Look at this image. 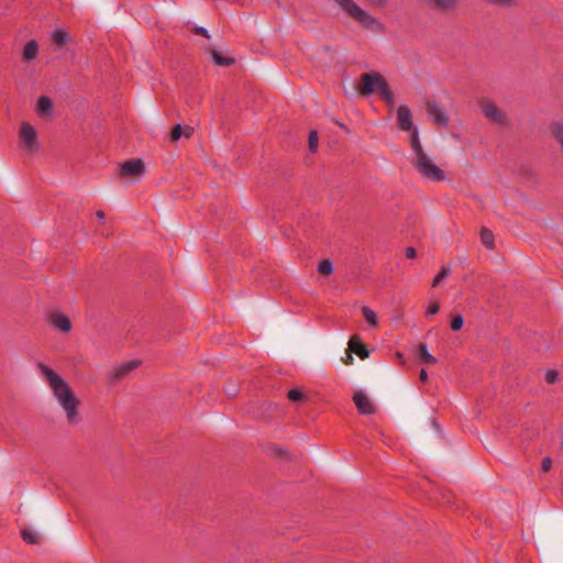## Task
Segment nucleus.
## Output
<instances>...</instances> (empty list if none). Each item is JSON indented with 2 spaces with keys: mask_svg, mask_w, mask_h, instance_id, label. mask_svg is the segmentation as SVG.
<instances>
[{
  "mask_svg": "<svg viewBox=\"0 0 563 563\" xmlns=\"http://www.w3.org/2000/svg\"><path fill=\"white\" fill-rule=\"evenodd\" d=\"M558 378V372L555 371H548L545 374V379L549 384H554Z\"/></svg>",
  "mask_w": 563,
  "mask_h": 563,
  "instance_id": "nucleus-30",
  "label": "nucleus"
},
{
  "mask_svg": "<svg viewBox=\"0 0 563 563\" xmlns=\"http://www.w3.org/2000/svg\"><path fill=\"white\" fill-rule=\"evenodd\" d=\"M481 241L482 243L489 250H493L494 246H495V238H494V234L493 232L487 229V228H483L481 230Z\"/></svg>",
  "mask_w": 563,
  "mask_h": 563,
  "instance_id": "nucleus-18",
  "label": "nucleus"
},
{
  "mask_svg": "<svg viewBox=\"0 0 563 563\" xmlns=\"http://www.w3.org/2000/svg\"><path fill=\"white\" fill-rule=\"evenodd\" d=\"M38 52V45L35 41H30L25 44L23 49V58L25 60H32L36 57Z\"/></svg>",
  "mask_w": 563,
  "mask_h": 563,
  "instance_id": "nucleus-17",
  "label": "nucleus"
},
{
  "mask_svg": "<svg viewBox=\"0 0 563 563\" xmlns=\"http://www.w3.org/2000/svg\"><path fill=\"white\" fill-rule=\"evenodd\" d=\"M449 273H450V268L442 267L440 269V272L438 273V275L433 278L432 286L433 287L438 286L445 277H448Z\"/></svg>",
  "mask_w": 563,
  "mask_h": 563,
  "instance_id": "nucleus-26",
  "label": "nucleus"
},
{
  "mask_svg": "<svg viewBox=\"0 0 563 563\" xmlns=\"http://www.w3.org/2000/svg\"><path fill=\"white\" fill-rule=\"evenodd\" d=\"M419 378H420V380H422V382H427V380H428V373H427V371H426V369H421V371H420Z\"/></svg>",
  "mask_w": 563,
  "mask_h": 563,
  "instance_id": "nucleus-36",
  "label": "nucleus"
},
{
  "mask_svg": "<svg viewBox=\"0 0 563 563\" xmlns=\"http://www.w3.org/2000/svg\"><path fill=\"white\" fill-rule=\"evenodd\" d=\"M362 312H363V316L364 318L366 319V321L372 325V327H376L377 325V317H376V313L374 310H372L371 308L368 307H363L362 309Z\"/></svg>",
  "mask_w": 563,
  "mask_h": 563,
  "instance_id": "nucleus-22",
  "label": "nucleus"
},
{
  "mask_svg": "<svg viewBox=\"0 0 563 563\" xmlns=\"http://www.w3.org/2000/svg\"><path fill=\"white\" fill-rule=\"evenodd\" d=\"M53 109V101L46 97L41 96L37 100L36 111L40 115L49 114Z\"/></svg>",
  "mask_w": 563,
  "mask_h": 563,
  "instance_id": "nucleus-14",
  "label": "nucleus"
},
{
  "mask_svg": "<svg viewBox=\"0 0 563 563\" xmlns=\"http://www.w3.org/2000/svg\"><path fill=\"white\" fill-rule=\"evenodd\" d=\"M369 4L383 8L388 3V0H366Z\"/></svg>",
  "mask_w": 563,
  "mask_h": 563,
  "instance_id": "nucleus-32",
  "label": "nucleus"
},
{
  "mask_svg": "<svg viewBox=\"0 0 563 563\" xmlns=\"http://www.w3.org/2000/svg\"><path fill=\"white\" fill-rule=\"evenodd\" d=\"M184 129L180 124L175 125L170 131V140L176 142L183 135Z\"/></svg>",
  "mask_w": 563,
  "mask_h": 563,
  "instance_id": "nucleus-28",
  "label": "nucleus"
},
{
  "mask_svg": "<svg viewBox=\"0 0 563 563\" xmlns=\"http://www.w3.org/2000/svg\"><path fill=\"white\" fill-rule=\"evenodd\" d=\"M318 273H320L321 275H324V276H330L333 271H334V267H333V263L330 261V260H322L319 264H318Z\"/></svg>",
  "mask_w": 563,
  "mask_h": 563,
  "instance_id": "nucleus-19",
  "label": "nucleus"
},
{
  "mask_svg": "<svg viewBox=\"0 0 563 563\" xmlns=\"http://www.w3.org/2000/svg\"><path fill=\"white\" fill-rule=\"evenodd\" d=\"M52 37L54 42L58 45H65L69 41L68 33L60 30L54 31Z\"/></svg>",
  "mask_w": 563,
  "mask_h": 563,
  "instance_id": "nucleus-21",
  "label": "nucleus"
},
{
  "mask_svg": "<svg viewBox=\"0 0 563 563\" xmlns=\"http://www.w3.org/2000/svg\"><path fill=\"white\" fill-rule=\"evenodd\" d=\"M397 122L399 129L402 131H410L412 133L413 130H417L413 128L412 113L405 104H400L397 109Z\"/></svg>",
  "mask_w": 563,
  "mask_h": 563,
  "instance_id": "nucleus-8",
  "label": "nucleus"
},
{
  "mask_svg": "<svg viewBox=\"0 0 563 563\" xmlns=\"http://www.w3.org/2000/svg\"><path fill=\"white\" fill-rule=\"evenodd\" d=\"M439 309H440V305H439V302H438L437 300L431 301V302L429 303V307H428V309H427L426 314H427V316H433V314L438 313Z\"/></svg>",
  "mask_w": 563,
  "mask_h": 563,
  "instance_id": "nucleus-29",
  "label": "nucleus"
},
{
  "mask_svg": "<svg viewBox=\"0 0 563 563\" xmlns=\"http://www.w3.org/2000/svg\"><path fill=\"white\" fill-rule=\"evenodd\" d=\"M21 536H22L23 540L30 544H36L40 542V537L31 530H27V529L22 530Z\"/></svg>",
  "mask_w": 563,
  "mask_h": 563,
  "instance_id": "nucleus-24",
  "label": "nucleus"
},
{
  "mask_svg": "<svg viewBox=\"0 0 563 563\" xmlns=\"http://www.w3.org/2000/svg\"><path fill=\"white\" fill-rule=\"evenodd\" d=\"M353 401L361 415H371L374 412V406L371 399L362 391L355 393Z\"/></svg>",
  "mask_w": 563,
  "mask_h": 563,
  "instance_id": "nucleus-10",
  "label": "nucleus"
},
{
  "mask_svg": "<svg viewBox=\"0 0 563 563\" xmlns=\"http://www.w3.org/2000/svg\"><path fill=\"white\" fill-rule=\"evenodd\" d=\"M552 466V460L550 457H544L541 464L542 471L548 472Z\"/></svg>",
  "mask_w": 563,
  "mask_h": 563,
  "instance_id": "nucleus-31",
  "label": "nucleus"
},
{
  "mask_svg": "<svg viewBox=\"0 0 563 563\" xmlns=\"http://www.w3.org/2000/svg\"><path fill=\"white\" fill-rule=\"evenodd\" d=\"M349 350L355 353L361 360L368 357L369 352L357 335H353L349 341Z\"/></svg>",
  "mask_w": 563,
  "mask_h": 563,
  "instance_id": "nucleus-11",
  "label": "nucleus"
},
{
  "mask_svg": "<svg viewBox=\"0 0 563 563\" xmlns=\"http://www.w3.org/2000/svg\"><path fill=\"white\" fill-rule=\"evenodd\" d=\"M490 1L494 2V3H508L511 0H490Z\"/></svg>",
  "mask_w": 563,
  "mask_h": 563,
  "instance_id": "nucleus-38",
  "label": "nucleus"
},
{
  "mask_svg": "<svg viewBox=\"0 0 563 563\" xmlns=\"http://www.w3.org/2000/svg\"><path fill=\"white\" fill-rule=\"evenodd\" d=\"M427 113L429 119L438 126L445 128L449 124V119L445 112L438 106L435 101L427 102Z\"/></svg>",
  "mask_w": 563,
  "mask_h": 563,
  "instance_id": "nucleus-7",
  "label": "nucleus"
},
{
  "mask_svg": "<svg viewBox=\"0 0 563 563\" xmlns=\"http://www.w3.org/2000/svg\"><path fill=\"white\" fill-rule=\"evenodd\" d=\"M19 144L27 153L34 154L40 148L37 133L29 122H22L19 130Z\"/></svg>",
  "mask_w": 563,
  "mask_h": 563,
  "instance_id": "nucleus-5",
  "label": "nucleus"
},
{
  "mask_svg": "<svg viewBox=\"0 0 563 563\" xmlns=\"http://www.w3.org/2000/svg\"><path fill=\"white\" fill-rule=\"evenodd\" d=\"M144 173L145 166L140 158L129 159L120 167L121 177H141Z\"/></svg>",
  "mask_w": 563,
  "mask_h": 563,
  "instance_id": "nucleus-6",
  "label": "nucleus"
},
{
  "mask_svg": "<svg viewBox=\"0 0 563 563\" xmlns=\"http://www.w3.org/2000/svg\"><path fill=\"white\" fill-rule=\"evenodd\" d=\"M318 143H319L318 132L316 130L310 131L309 137H308V146H309V151L311 153L317 152Z\"/></svg>",
  "mask_w": 563,
  "mask_h": 563,
  "instance_id": "nucleus-23",
  "label": "nucleus"
},
{
  "mask_svg": "<svg viewBox=\"0 0 563 563\" xmlns=\"http://www.w3.org/2000/svg\"><path fill=\"white\" fill-rule=\"evenodd\" d=\"M213 60L219 66H230L234 63L233 58L230 57H223L219 52L213 51L212 52Z\"/></svg>",
  "mask_w": 563,
  "mask_h": 563,
  "instance_id": "nucleus-20",
  "label": "nucleus"
},
{
  "mask_svg": "<svg viewBox=\"0 0 563 563\" xmlns=\"http://www.w3.org/2000/svg\"><path fill=\"white\" fill-rule=\"evenodd\" d=\"M38 369L47 382L57 402L64 409L67 421L71 424L79 422V399L76 397L69 384L55 371L43 363H38Z\"/></svg>",
  "mask_w": 563,
  "mask_h": 563,
  "instance_id": "nucleus-1",
  "label": "nucleus"
},
{
  "mask_svg": "<svg viewBox=\"0 0 563 563\" xmlns=\"http://www.w3.org/2000/svg\"><path fill=\"white\" fill-rule=\"evenodd\" d=\"M97 218L102 221L104 219V212L102 210L97 211Z\"/></svg>",
  "mask_w": 563,
  "mask_h": 563,
  "instance_id": "nucleus-37",
  "label": "nucleus"
},
{
  "mask_svg": "<svg viewBox=\"0 0 563 563\" xmlns=\"http://www.w3.org/2000/svg\"><path fill=\"white\" fill-rule=\"evenodd\" d=\"M51 323L62 332H69L71 322L68 317L62 313H55L51 317Z\"/></svg>",
  "mask_w": 563,
  "mask_h": 563,
  "instance_id": "nucleus-13",
  "label": "nucleus"
},
{
  "mask_svg": "<svg viewBox=\"0 0 563 563\" xmlns=\"http://www.w3.org/2000/svg\"><path fill=\"white\" fill-rule=\"evenodd\" d=\"M356 90L362 96L377 92L387 104L394 106V93L385 77L377 71L362 74Z\"/></svg>",
  "mask_w": 563,
  "mask_h": 563,
  "instance_id": "nucleus-3",
  "label": "nucleus"
},
{
  "mask_svg": "<svg viewBox=\"0 0 563 563\" xmlns=\"http://www.w3.org/2000/svg\"><path fill=\"white\" fill-rule=\"evenodd\" d=\"M464 324V318L461 316V314H457L455 316L452 320H451V329L453 331H459L462 329Z\"/></svg>",
  "mask_w": 563,
  "mask_h": 563,
  "instance_id": "nucleus-27",
  "label": "nucleus"
},
{
  "mask_svg": "<svg viewBox=\"0 0 563 563\" xmlns=\"http://www.w3.org/2000/svg\"><path fill=\"white\" fill-rule=\"evenodd\" d=\"M410 145L415 154L413 166L423 179L433 183H440L445 179V173L441 169L433 159L423 151L418 130H413L410 135Z\"/></svg>",
  "mask_w": 563,
  "mask_h": 563,
  "instance_id": "nucleus-2",
  "label": "nucleus"
},
{
  "mask_svg": "<svg viewBox=\"0 0 563 563\" xmlns=\"http://www.w3.org/2000/svg\"><path fill=\"white\" fill-rule=\"evenodd\" d=\"M192 132H194V129L188 126V128L184 129L183 135H185V137L189 139L191 136Z\"/></svg>",
  "mask_w": 563,
  "mask_h": 563,
  "instance_id": "nucleus-35",
  "label": "nucleus"
},
{
  "mask_svg": "<svg viewBox=\"0 0 563 563\" xmlns=\"http://www.w3.org/2000/svg\"><path fill=\"white\" fill-rule=\"evenodd\" d=\"M429 5L439 11H448L454 9L456 0H427Z\"/></svg>",
  "mask_w": 563,
  "mask_h": 563,
  "instance_id": "nucleus-15",
  "label": "nucleus"
},
{
  "mask_svg": "<svg viewBox=\"0 0 563 563\" xmlns=\"http://www.w3.org/2000/svg\"><path fill=\"white\" fill-rule=\"evenodd\" d=\"M419 361L423 364H435L437 358L428 352L427 345L421 343L418 346Z\"/></svg>",
  "mask_w": 563,
  "mask_h": 563,
  "instance_id": "nucleus-16",
  "label": "nucleus"
},
{
  "mask_svg": "<svg viewBox=\"0 0 563 563\" xmlns=\"http://www.w3.org/2000/svg\"><path fill=\"white\" fill-rule=\"evenodd\" d=\"M482 110L484 114L492 121L497 123H503L506 120V114L498 109V107L489 101V100H483L481 102Z\"/></svg>",
  "mask_w": 563,
  "mask_h": 563,
  "instance_id": "nucleus-9",
  "label": "nucleus"
},
{
  "mask_svg": "<svg viewBox=\"0 0 563 563\" xmlns=\"http://www.w3.org/2000/svg\"><path fill=\"white\" fill-rule=\"evenodd\" d=\"M416 254H417V252H416V250L413 247H411V246L406 247L405 255H406L407 258H415Z\"/></svg>",
  "mask_w": 563,
  "mask_h": 563,
  "instance_id": "nucleus-33",
  "label": "nucleus"
},
{
  "mask_svg": "<svg viewBox=\"0 0 563 563\" xmlns=\"http://www.w3.org/2000/svg\"><path fill=\"white\" fill-rule=\"evenodd\" d=\"M140 365V362L136 361V360H133V361H129V362H124V363H121L120 365L115 366L113 368V376L114 378L117 379H120L122 378L125 374L130 373L131 371L137 368Z\"/></svg>",
  "mask_w": 563,
  "mask_h": 563,
  "instance_id": "nucleus-12",
  "label": "nucleus"
},
{
  "mask_svg": "<svg viewBox=\"0 0 563 563\" xmlns=\"http://www.w3.org/2000/svg\"><path fill=\"white\" fill-rule=\"evenodd\" d=\"M196 33L209 37L208 31L202 26L196 27Z\"/></svg>",
  "mask_w": 563,
  "mask_h": 563,
  "instance_id": "nucleus-34",
  "label": "nucleus"
},
{
  "mask_svg": "<svg viewBox=\"0 0 563 563\" xmlns=\"http://www.w3.org/2000/svg\"><path fill=\"white\" fill-rule=\"evenodd\" d=\"M287 398L290 400V401H294V402H297V401H301L305 396L302 394L301 390L297 389V388H292L290 389L288 393H287Z\"/></svg>",
  "mask_w": 563,
  "mask_h": 563,
  "instance_id": "nucleus-25",
  "label": "nucleus"
},
{
  "mask_svg": "<svg viewBox=\"0 0 563 563\" xmlns=\"http://www.w3.org/2000/svg\"><path fill=\"white\" fill-rule=\"evenodd\" d=\"M338 5L352 19L363 24L365 27L373 31H382L383 24L369 12L362 9L353 0H334Z\"/></svg>",
  "mask_w": 563,
  "mask_h": 563,
  "instance_id": "nucleus-4",
  "label": "nucleus"
}]
</instances>
